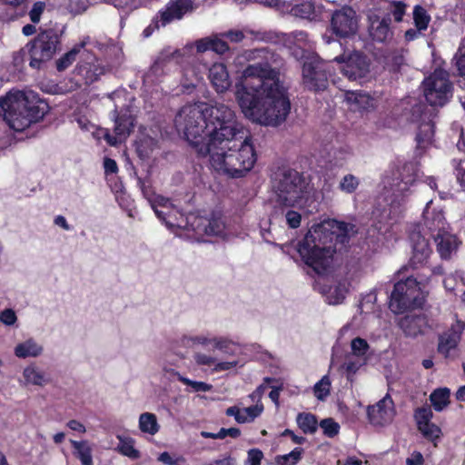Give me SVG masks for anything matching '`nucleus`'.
Segmentation results:
<instances>
[{"instance_id": "nucleus-1", "label": "nucleus", "mask_w": 465, "mask_h": 465, "mask_svg": "<svg viewBox=\"0 0 465 465\" xmlns=\"http://www.w3.org/2000/svg\"><path fill=\"white\" fill-rule=\"evenodd\" d=\"M174 122L199 157L210 156L218 173L243 177L257 161L252 137L245 135L234 111L226 104H216L204 111L184 106Z\"/></svg>"}, {"instance_id": "nucleus-2", "label": "nucleus", "mask_w": 465, "mask_h": 465, "mask_svg": "<svg viewBox=\"0 0 465 465\" xmlns=\"http://www.w3.org/2000/svg\"><path fill=\"white\" fill-rule=\"evenodd\" d=\"M279 70L267 62L249 64L235 85V96L243 114L262 125L277 126L291 111L287 91L280 83Z\"/></svg>"}, {"instance_id": "nucleus-3", "label": "nucleus", "mask_w": 465, "mask_h": 465, "mask_svg": "<svg viewBox=\"0 0 465 465\" xmlns=\"http://www.w3.org/2000/svg\"><path fill=\"white\" fill-rule=\"evenodd\" d=\"M348 240V224L333 220L312 225L297 242L296 251L304 264L317 274H323L332 262L337 244Z\"/></svg>"}, {"instance_id": "nucleus-4", "label": "nucleus", "mask_w": 465, "mask_h": 465, "mask_svg": "<svg viewBox=\"0 0 465 465\" xmlns=\"http://www.w3.org/2000/svg\"><path fill=\"white\" fill-rule=\"evenodd\" d=\"M0 108L10 128L15 132H23L32 124L39 122L48 112L46 102L23 91L9 93L0 98Z\"/></svg>"}, {"instance_id": "nucleus-5", "label": "nucleus", "mask_w": 465, "mask_h": 465, "mask_svg": "<svg viewBox=\"0 0 465 465\" xmlns=\"http://www.w3.org/2000/svg\"><path fill=\"white\" fill-rule=\"evenodd\" d=\"M271 185L280 208L302 206L309 197L310 182L303 173L290 166L277 167L271 174Z\"/></svg>"}, {"instance_id": "nucleus-6", "label": "nucleus", "mask_w": 465, "mask_h": 465, "mask_svg": "<svg viewBox=\"0 0 465 465\" xmlns=\"http://www.w3.org/2000/svg\"><path fill=\"white\" fill-rule=\"evenodd\" d=\"M421 283L413 273L406 275L405 280L398 281L390 296L389 307L395 314L420 308L424 299L421 296Z\"/></svg>"}, {"instance_id": "nucleus-7", "label": "nucleus", "mask_w": 465, "mask_h": 465, "mask_svg": "<svg viewBox=\"0 0 465 465\" xmlns=\"http://www.w3.org/2000/svg\"><path fill=\"white\" fill-rule=\"evenodd\" d=\"M60 45L61 35L55 29L41 30L26 45L30 56L29 65L34 69H40L53 58Z\"/></svg>"}, {"instance_id": "nucleus-8", "label": "nucleus", "mask_w": 465, "mask_h": 465, "mask_svg": "<svg viewBox=\"0 0 465 465\" xmlns=\"http://www.w3.org/2000/svg\"><path fill=\"white\" fill-rule=\"evenodd\" d=\"M447 70L438 67L422 82L425 100L431 106H444L453 96V83Z\"/></svg>"}, {"instance_id": "nucleus-9", "label": "nucleus", "mask_w": 465, "mask_h": 465, "mask_svg": "<svg viewBox=\"0 0 465 465\" xmlns=\"http://www.w3.org/2000/svg\"><path fill=\"white\" fill-rule=\"evenodd\" d=\"M328 64L318 56L307 57L302 64V84L312 92L323 91L328 87L330 71Z\"/></svg>"}, {"instance_id": "nucleus-10", "label": "nucleus", "mask_w": 465, "mask_h": 465, "mask_svg": "<svg viewBox=\"0 0 465 465\" xmlns=\"http://www.w3.org/2000/svg\"><path fill=\"white\" fill-rule=\"evenodd\" d=\"M410 242L411 254L408 262L397 272L399 276L410 272L411 273L418 272L429 263L430 257L432 254L429 240L422 236L420 232H412L410 234Z\"/></svg>"}, {"instance_id": "nucleus-11", "label": "nucleus", "mask_w": 465, "mask_h": 465, "mask_svg": "<svg viewBox=\"0 0 465 465\" xmlns=\"http://www.w3.org/2000/svg\"><path fill=\"white\" fill-rule=\"evenodd\" d=\"M359 19L356 11L349 5L335 10L331 18V31L339 39H346L356 35Z\"/></svg>"}, {"instance_id": "nucleus-12", "label": "nucleus", "mask_w": 465, "mask_h": 465, "mask_svg": "<svg viewBox=\"0 0 465 465\" xmlns=\"http://www.w3.org/2000/svg\"><path fill=\"white\" fill-rule=\"evenodd\" d=\"M465 329V322L457 321L447 331L439 335L438 352L445 359H454L457 356L458 345Z\"/></svg>"}, {"instance_id": "nucleus-13", "label": "nucleus", "mask_w": 465, "mask_h": 465, "mask_svg": "<svg viewBox=\"0 0 465 465\" xmlns=\"http://www.w3.org/2000/svg\"><path fill=\"white\" fill-rule=\"evenodd\" d=\"M193 2L192 0H171L165 7L158 12L155 20L156 27L165 26L173 20H180L183 15L193 11Z\"/></svg>"}, {"instance_id": "nucleus-14", "label": "nucleus", "mask_w": 465, "mask_h": 465, "mask_svg": "<svg viewBox=\"0 0 465 465\" xmlns=\"http://www.w3.org/2000/svg\"><path fill=\"white\" fill-rule=\"evenodd\" d=\"M113 114L114 119V135L106 133L104 139L109 145L115 146L133 132L134 117L127 111L118 113L116 109L114 110Z\"/></svg>"}, {"instance_id": "nucleus-15", "label": "nucleus", "mask_w": 465, "mask_h": 465, "mask_svg": "<svg viewBox=\"0 0 465 465\" xmlns=\"http://www.w3.org/2000/svg\"><path fill=\"white\" fill-rule=\"evenodd\" d=\"M367 416L370 423L374 426H384L389 423L394 416V403L391 397L386 394L376 404L369 406Z\"/></svg>"}, {"instance_id": "nucleus-16", "label": "nucleus", "mask_w": 465, "mask_h": 465, "mask_svg": "<svg viewBox=\"0 0 465 465\" xmlns=\"http://www.w3.org/2000/svg\"><path fill=\"white\" fill-rule=\"evenodd\" d=\"M369 22L368 31L373 41L384 43L392 37L391 14H387L381 18L378 15H371L369 16Z\"/></svg>"}, {"instance_id": "nucleus-17", "label": "nucleus", "mask_w": 465, "mask_h": 465, "mask_svg": "<svg viewBox=\"0 0 465 465\" xmlns=\"http://www.w3.org/2000/svg\"><path fill=\"white\" fill-rule=\"evenodd\" d=\"M435 134V124L432 114L423 113L420 115V122L418 125V132L415 137L417 149L427 148L433 141Z\"/></svg>"}, {"instance_id": "nucleus-18", "label": "nucleus", "mask_w": 465, "mask_h": 465, "mask_svg": "<svg viewBox=\"0 0 465 465\" xmlns=\"http://www.w3.org/2000/svg\"><path fill=\"white\" fill-rule=\"evenodd\" d=\"M342 71L350 80L361 79L370 72V63L366 56L357 54L349 58Z\"/></svg>"}, {"instance_id": "nucleus-19", "label": "nucleus", "mask_w": 465, "mask_h": 465, "mask_svg": "<svg viewBox=\"0 0 465 465\" xmlns=\"http://www.w3.org/2000/svg\"><path fill=\"white\" fill-rule=\"evenodd\" d=\"M418 178V167L412 162L405 163L399 170V175L396 177V183H393L395 191L404 194L410 187L415 183Z\"/></svg>"}, {"instance_id": "nucleus-20", "label": "nucleus", "mask_w": 465, "mask_h": 465, "mask_svg": "<svg viewBox=\"0 0 465 465\" xmlns=\"http://www.w3.org/2000/svg\"><path fill=\"white\" fill-rule=\"evenodd\" d=\"M208 78L217 93L226 92L232 85L227 67L223 63H214L209 68Z\"/></svg>"}, {"instance_id": "nucleus-21", "label": "nucleus", "mask_w": 465, "mask_h": 465, "mask_svg": "<svg viewBox=\"0 0 465 465\" xmlns=\"http://www.w3.org/2000/svg\"><path fill=\"white\" fill-rule=\"evenodd\" d=\"M150 205L157 218L164 223L167 227L173 228L176 226L171 220L172 213H174V207L169 198L156 193Z\"/></svg>"}, {"instance_id": "nucleus-22", "label": "nucleus", "mask_w": 465, "mask_h": 465, "mask_svg": "<svg viewBox=\"0 0 465 465\" xmlns=\"http://www.w3.org/2000/svg\"><path fill=\"white\" fill-rule=\"evenodd\" d=\"M452 77L460 88H465V38L461 39L459 47L450 60Z\"/></svg>"}, {"instance_id": "nucleus-23", "label": "nucleus", "mask_w": 465, "mask_h": 465, "mask_svg": "<svg viewBox=\"0 0 465 465\" xmlns=\"http://www.w3.org/2000/svg\"><path fill=\"white\" fill-rule=\"evenodd\" d=\"M197 53L212 51L217 54H224L230 50L228 43L217 35L207 36L195 41Z\"/></svg>"}, {"instance_id": "nucleus-24", "label": "nucleus", "mask_w": 465, "mask_h": 465, "mask_svg": "<svg viewBox=\"0 0 465 465\" xmlns=\"http://www.w3.org/2000/svg\"><path fill=\"white\" fill-rule=\"evenodd\" d=\"M427 325L425 317L420 315H406L401 318L399 326L406 336L416 337L424 332Z\"/></svg>"}, {"instance_id": "nucleus-25", "label": "nucleus", "mask_w": 465, "mask_h": 465, "mask_svg": "<svg viewBox=\"0 0 465 465\" xmlns=\"http://www.w3.org/2000/svg\"><path fill=\"white\" fill-rule=\"evenodd\" d=\"M345 99L353 111H369L374 108V98L362 91H349L345 94Z\"/></svg>"}, {"instance_id": "nucleus-26", "label": "nucleus", "mask_w": 465, "mask_h": 465, "mask_svg": "<svg viewBox=\"0 0 465 465\" xmlns=\"http://www.w3.org/2000/svg\"><path fill=\"white\" fill-rule=\"evenodd\" d=\"M430 201L423 212L424 224L431 232H437V234H442L445 230V217L442 211H429Z\"/></svg>"}, {"instance_id": "nucleus-27", "label": "nucleus", "mask_w": 465, "mask_h": 465, "mask_svg": "<svg viewBox=\"0 0 465 465\" xmlns=\"http://www.w3.org/2000/svg\"><path fill=\"white\" fill-rule=\"evenodd\" d=\"M435 242H437V251L444 260L450 259L452 252L458 247L456 238L451 234H437Z\"/></svg>"}, {"instance_id": "nucleus-28", "label": "nucleus", "mask_w": 465, "mask_h": 465, "mask_svg": "<svg viewBox=\"0 0 465 465\" xmlns=\"http://www.w3.org/2000/svg\"><path fill=\"white\" fill-rule=\"evenodd\" d=\"M70 443L74 449L73 455L80 460L82 465H94L92 448L87 440H70Z\"/></svg>"}, {"instance_id": "nucleus-29", "label": "nucleus", "mask_w": 465, "mask_h": 465, "mask_svg": "<svg viewBox=\"0 0 465 465\" xmlns=\"http://www.w3.org/2000/svg\"><path fill=\"white\" fill-rule=\"evenodd\" d=\"M225 228L223 215L213 213L204 226V233L209 236H223L225 234Z\"/></svg>"}, {"instance_id": "nucleus-30", "label": "nucleus", "mask_w": 465, "mask_h": 465, "mask_svg": "<svg viewBox=\"0 0 465 465\" xmlns=\"http://www.w3.org/2000/svg\"><path fill=\"white\" fill-rule=\"evenodd\" d=\"M450 389L438 388L434 390L430 395V401L436 411H443L450 404Z\"/></svg>"}, {"instance_id": "nucleus-31", "label": "nucleus", "mask_w": 465, "mask_h": 465, "mask_svg": "<svg viewBox=\"0 0 465 465\" xmlns=\"http://www.w3.org/2000/svg\"><path fill=\"white\" fill-rule=\"evenodd\" d=\"M43 348L33 340L19 343L15 348V354L18 358L36 357L42 353Z\"/></svg>"}, {"instance_id": "nucleus-32", "label": "nucleus", "mask_w": 465, "mask_h": 465, "mask_svg": "<svg viewBox=\"0 0 465 465\" xmlns=\"http://www.w3.org/2000/svg\"><path fill=\"white\" fill-rule=\"evenodd\" d=\"M296 422L298 427L305 434H313L318 429V420L314 414L310 412H301L297 415Z\"/></svg>"}, {"instance_id": "nucleus-33", "label": "nucleus", "mask_w": 465, "mask_h": 465, "mask_svg": "<svg viewBox=\"0 0 465 465\" xmlns=\"http://www.w3.org/2000/svg\"><path fill=\"white\" fill-rule=\"evenodd\" d=\"M412 19L414 26L419 30L426 31L431 21V17L425 7L416 5L412 11Z\"/></svg>"}, {"instance_id": "nucleus-34", "label": "nucleus", "mask_w": 465, "mask_h": 465, "mask_svg": "<svg viewBox=\"0 0 465 465\" xmlns=\"http://www.w3.org/2000/svg\"><path fill=\"white\" fill-rule=\"evenodd\" d=\"M173 56L169 54H160L151 65L148 75H153L155 77H160L165 74V70L168 68V65L172 63Z\"/></svg>"}, {"instance_id": "nucleus-35", "label": "nucleus", "mask_w": 465, "mask_h": 465, "mask_svg": "<svg viewBox=\"0 0 465 465\" xmlns=\"http://www.w3.org/2000/svg\"><path fill=\"white\" fill-rule=\"evenodd\" d=\"M139 428L143 432L154 435L159 430L156 416L150 412L141 414L139 418Z\"/></svg>"}, {"instance_id": "nucleus-36", "label": "nucleus", "mask_w": 465, "mask_h": 465, "mask_svg": "<svg viewBox=\"0 0 465 465\" xmlns=\"http://www.w3.org/2000/svg\"><path fill=\"white\" fill-rule=\"evenodd\" d=\"M292 11L296 16L304 19H313L315 17V5L312 1H303L296 4Z\"/></svg>"}, {"instance_id": "nucleus-37", "label": "nucleus", "mask_w": 465, "mask_h": 465, "mask_svg": "<svg viewBox=\"0 0 465 465\" xmlns=\"http://www.w3.org/2000/svg\"><path fill=\"white\" fill-rule=\"evenodd\" d=\"M443 268L441 266L431 267L429 262L424 266V268H422L420 271L413 274L420 281V283L425 286L426 284H428L432 275H441L443 274Z\"/></svg>"}, {"instance_id": "nucleus-38", "label": "nucleus", "mask_w": 465, "mask_h": 465, "mask_svg": "<svg viewBox=\"0 0 465 465\" xmlns=\"http://www.w3.org/2000/svg\"><path fill=\"white\" fill-rule=\"evenodd\" d=\"M119 452L130 459L136 460L140 458V451L134 448V441L132 438L121 439Z\"/></svg>"}, {"instance_id": "nucleus-39", "label": "nucleus", "mask_w": 465, "mask_h": 465, "mask_svg": "<svg viewBox=\"0 0 465 465\" xmlns=\"http://www.w3.org/2000/svg\"><path fill=\"white\" fill-rule=\"evenodd\" d=\"M413 417L417 423V428H419V426L422 425L428 426V423L431 422L433 413L430 407L426 405L415 409Z\"/></svg>"}, {"instance_id": "nucleus-40", "label": "nucleus", "mask_w": 465, "mask_h": 465, "mask_svg": "<svg viewBox=\"0 0 465 465\" xmlns=\"http://www.w3.org/2000/svg\"><path fill=\"white\" fill-rule=\"evenodd\" d=\"M79 52V47H74L56 60L57 71L63 72L67 69L76 60V56Z\"/></svg>"}, {"instance_id": "nucleus-41", "label": "nucleus", "mask_w": 465, "mask_h": 465, "mask_svg": "<svg viewBox=\"0 0 465 465\" xmlns=\"http://www.w3.org/2000/svg\"><path fill=\"white\" fill-rule=\"evenodd\" d=\"M302 453L303 449L296 447L290 453L278 456L276 460L280 465H295L302 459Z\"/></svg>"}, {"instance_id": "nucleus-42", "label": "nucleus", "mask_w": 465, "mask_h": 465, "mask_svg": "<svg viewBox=\"0 0 465 465\" xmlns=\"http://www.w3.org/2000/svg\"><path fill=\"white\" fill-rule=\"evenodd\" d=\"M417 429L426 440L430 441L439 440L442 434L440 428L432 422L428 423V426H419Z\"/></svg>"}, {"instance_id": "nucleus-43", "label": "nucleus", "mask_w": 465, "mask_h": 465, "mask_svg": "<svg viewBox=\"0 0 465 465\" xmlns=\"http://www.w3.org/2000/svg\"><path fill=\"white\" fill-rule=\"evenodd\" d=\"M359 185V178L354 176L353 174L349 173L344 175L343 178L341 180L339 188L341 189V191L346 193H352L357 190Z\"/></svg>"}, {"instance_id": "nucleus-44", "label": "nucleus", "mask_w": 465, "mask_h": 465, "mask_svg": "<svg viewBox=\"0 0 465 465\" xmlns=\"http://www.w3.org/2000/svg\"><path fill=\"white\" fill-rule=\"evenodd\" d=\"M331 390V381L328 376H323L313 387L315 397L323 401L329 394Z\"/></svg>"}, {"instance_id": "nucleus-45", "label": "nucleus", "mask_w": 465, "mask_h": 465, "mask_svg": "<svg viewBox=\"0 0 465 465\" xmlns=\"http://www.w3.org/2000/svg\"><path fill=\"white\" fill-rule=\"evenodd\" d=\"M24 377L27 382L35 385H43L45 382V377L43 372L39 371L34 366H28L24 370Z\"/></svg>"}, {"instance_id": "nucleus-46", "label": "nucleus", "mask_w": 465, "mask_h": 465, "mask_svg": "<svg viewBox=\"0 0 465 465\" xmlns=\"http://www.w3.org/2000/svg\"><path fill=\"white\" fill-rule=\"evenodd\" d=\"M320 427L323 430V434L329 438L335 437L340 431V425L333 419L328 418L322 420L319 423Z\"/></svg>"}, {"instance_id": "nucleus-47", "label": "nucleus", "mask_w": 465, "mask_h": 465, "mask_svg": "<svg viewBox=\"0 0 465 465\" xmlns=\"http://www.w3.org/2000/svg\"><path fill=\"white\" fill-rule=\"evenodd\" d=\"M352 353L357 357H362L366 355L370 348L369 343L365 339L356 337L352 339L351 342Z\"/></svg>"}, {"instance_id": "nucleus-48", "label": "nucleus", "mask_w": 465, "mask_h": 465, "mask_svg": "<svg viewBox=\"0 0 465 465\" xmlns=\"http://www.w3.org/2000/svg\"><path fill=\"white\" fill-rule=\"evenodd\" d=\"M179 381L183 383L184 385L190 386L193 388L194 391H210L213 386L209 383L203 381H192L189 378L179 375Z\"/></svg>"}, {"instance_id": "nucleus-49", "label": "nucleus", "mask_w": 465, "mask_h": 465, "mask_svg": "<svg viewBox=\"0 0 465 465\" xmlns=\"http://www.w3.org/2000/svg\"><path fill=\"white\" fill-rule=\"evenodd\" d=\"M391 15H393L396 23H401L403 20V16L406 13V4L401 1H393L391 3Z\"/></svg>"}, {"instance_id": "nucleus-50", "label": "nucleus", "mask_w": 465, "mask_h": 465, "mask_svg": "<svg viewBox=\"0 0 465 465\" xmlns=\"http://www.w3.org/2000/svg\"><path fill=\"white\" fill-rule=\"evenodd\" d=\"M45 8V3L42 1L35 2L29 12L30 20L34 24L40 22L41 15Z\"/></svg>"}, {"instance_id": "nucleus-51", "label": "nucleus", "mask_w": 465, "mask_h": 465, "mask_svg": "<svg viewBox=\"0 0 465 465\" xmlns=\"http://www.w3.org/2000/svg\"><path fill=\"white\" fill-rule=\"evenodd\" d=\"M286 223L288 226L292 229H297L301 225L302 222V215L293 210H289L286 214Z\"/></svg>"}, {"instance_id": "nucleus-52", "label": "nucleus", "mask_w": 465, "mask_h": 465, "mask_svg": "<svg viewBox=\"0 0 465 465\" xmlns=\"http://www.w3.org/2000/svg\"><path fill=\"white\" fill-rule=\"evenodd\" d=\"M453 163H455L457 179L460 186L465 190V157L463 159H460L459 161L453 159Z\"/></svg>"}, {"instance_id": "nucleus-53", "label": "nucleus", "mask_w": 465, "mask_h": 465, "mask_svg": "<svg viewBox=\"0 0 465 465\" xmlns=\"http://www.w3.org/2000/svg\"><path fill=\"white\" fill-rule=\"evenodd\" d=\"M158 460L165 465H182L181 463L185 461L183 457L173 459L167 451L161 453L158 457Z\"/></svg>"}, {"instance_id": "nucleus-54", "label": "nucleus", "mask_w": 465, "mask_h": 465, "mask_svg": "<svg viewBox=\"0 0 465 465\" xmlns=\"http://www.w3.org/2000/svg\"><path fill=\"white\" fill-rule=\"evenodd\" d=\"M16 320V314L12 309H5L0 312V322L5 325L11 326Z\"/></svg>"}, {"instance_id": "nucleus-55", "label": "nucleus", "mask_w": 465, "mask_h": 465, "mask_svg": "<svg viewBox=\"0 0 465 465\" xmlns=\"http://www.w3.org/2000/svg\"><path fill=\"white\" fill-rule=\"evenodd\" d=\"M263 411V405L262 404H256L252 405L250 407H247L243 410L244 413H246L248 417V421L253 420L255 418L261 415V413Z\"/></svg>"}, {"instance_id": "nucleus-56", "label": "nucleus", "mask_w": 465, "mask_h": 465, "mask_svg": "<svg viewBox=\"0 0 465 465\" xmlns=\"http://www.w3.org/2000/svg\"><path fill=\"white\" fill-rule=\"evenodd\" d=\"M262 458L263 453L259 449H251L248 451V460L250 465H261Z\"/></svg>"}, {"instance_id": "nucleus-57", "label": "nucleus", "mask_w": 465, "mask_h": 465, "mask_svg": "<svg viewBox=\"0 0 465 465\" xmlns=\"http://www.w3.org/2000/svg\"><path fill=\"white\" fill-rule=\"evenodd\" d=\"M138 183L140 184V188L143 197L150 203L153 197L156 195L155 192L153 191V187L150 184H145V183L143 182L141 179H139Z\"/></svg>"}, {"instance_id": "nucleus-58", "label": "nucleus", "mask_w": 465, "mask_h": 465, "mask_svg": "<svg viewBox=\"0 0 465 465\" xmlns=\"http://www.w3.org/2000/svg\"><path fill=\"white\" fill-rule=\"evenodd\" d=\"M104 169L105 174H113L118 172V165L115 160L105 157L104 159Z\"/></svg>"}, {"instance_id": "nucleus-59", "label": "nucleus", "mask_w": 465, "mask_h": 465, "mask_svg": "<svg viewBox=\"0 0 465 465\" xmlns=\"http://www.w3.org/2000/svg\"><path fill=\"white\" fill-rule=\"evenodd\" d=\"M194 360L199 365L211 366L215 363V359L204 353H196Z\"/></svg>"}, {"instance_id": "nucleus-60", "label": "nucleus", "mask_w": 465, "mask_h": 465, "mask_svg": "<svg viewBox=\"0 0 465 465\" xmlns=\"http://www.w3.org/2000/svg\"><path fill=\"white\" fill-rule=\"evenodd\" d=\"M241 435V430L238 428H221L219 430L220 439H224L229 436L233 439L238 438Z\"/></svg>"}, {"instance_id": "nucleus-61", "label": "nucleus", "mask_w": 465, "mask_h": 465, "mask_svg": "<svg viewBox=\"0 0 465 465\" xmlns=\"http://www.w3.org/2000/svg\"><path fill=\"white\" fill-rule=\"evenodd\" d=\"M272 391L269 393V398L278 406L280 393L283 390V383L280 382L279 385H271Z\"/></svg>"}, {"instance_id": "nucleus-62", "label": "nucleus", "mask_w": 465, "mask_h": 465, "mask_svg": "<svg viewBox=\"0 0 465 465\" xmlns=\"http://www.w3.org/2000/svg\"><path fill=\"white\" fill-rule=\"evenodd\" d=\"M407 465H423L424 458L420 451H413L406 460Z\"/></svg>"}, {"instance_id": "nucleus-63", "label": "nucleus", "mask_w": 465, "mask_h": 465, "mask_svg": "<svg viewBox=\"0 0 465 465\" xmlns=\"http://www.w3.org/2000/svg\"><path fill=\"white\" fill-rule=\"evenodd\" d=\"M228 39H230L231 42L233 43H240L243 40L244 35L240 30H230L227 33L223 35Z\"/></svg>"}, {"instance_id": "nucleus-64", "label": "nucleus", "mask_w": 465, "mask_h": 465, "mask_svg": "<svg viewBox=\"0 0 465 465\" xmlns=\"http://www.w3.org/2000/svg\"><path fill=\"white\" fill-rule=\"evenodd\" d=\"M422 32H423V30H419L417 27L410 28V29L406 30V32L404 34V39L406 42L414 41L420 36Z\"/></svg>"}]
</instances>
